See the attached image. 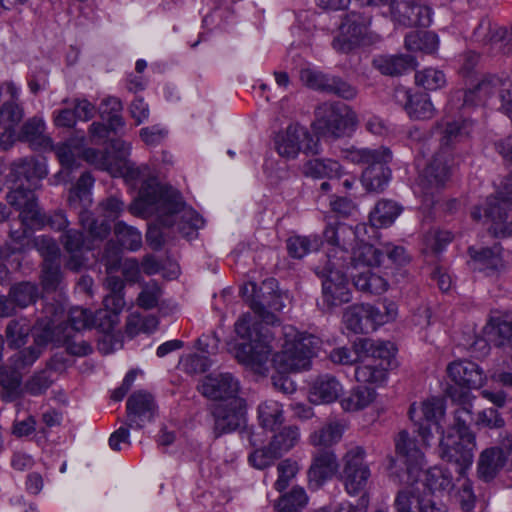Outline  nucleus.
<instances>
[{"label":"nucleus","mask_w":512,"mask_h":512,"mask_svg":"<svg viewBox=\"0 0 512 512\" xmlns=\"http://www.w3.org/2000/svg\"><path fill=\"white\" fill-rule=\"evenodd\" d=\"M350 110L342 102L323 103L315 110L313 127L323 134L340 137L348 124Z\"/></svg>","instance_id":"obj_11"},{"label":"nucleus","mask_w":512,"mask_h":512,"mask_svg":"<svg viewBox=\"0 0 512 512\" xmlns=\"http://www.w3.org/2000/svg\"><path fill=\"white\" fill-rule=\"evenodd\" d=\"M471 258L470 266L475 271L493 275L504 268L502 248L499 244L491 247L472 246L468 249Z\"/></svg>","instance_id":"obj_21"},{"label":"nucleus","mask_w":512,"mask_h":512,"mask_svg":"<svg viewBox=\"0 0 512 512\" xmlns=\"http://www.w3.org/2000/svg\"><path fill=\"white\" fill-rule=\"evenodd\" d=\"M401 207L392 200L382 199L370 212L369 221L376 228L390 226L400 215Z\"/></svg>","instance_id":"obj_34"},{"label":"nucleus","mask_w":512,"mask_h":512,"mask_svg":"<svg viewBox=\"0 0 512 512\" xmlns=\"http://www.w3.org/2000/svg\"><path fill=\"white\" fill-rule=\"evenodd\" d=\"M124 210V202L116 196H109L101 200L97 206L100 216L106 221L116 220Z\"/></svg>","instance_id":"obj_64"},{"label":"nucleus","mask_w":512,"mask_h":512,"mask_svg":"<svg viewBox=\"0 0 512 512\" xmlns=\"http://www.w3.org/2000/svg\"><path fill=\"white\" fill-rule=\"evenodd\" d=\"M63 275L61 271L60 261L42 262L41 264V285L45 291H55L61 281Z\"/></svg>","instance_id":"obj_52"},{"label":"nucleus","mask_w":512,"mask_h":512,"mask_svg":"<svg viewBox=\"0 0 512 512\" xmlns=\"http://www.w3.org/2000/svg\"><path fill=\"white\" fill-rule=\"evenodd\" d=\"M22 376L20 370L2 371L0 373V385L3 389V398L12 401L19 396Z\"/></svg>","instance_id":"obj_55"},{"label":"nucleus","mask_w":512,"mask_h":512,"mask_svg":"<svg viewBox=\"0 0 512 512\" xmlns=\"http://www.w3.org/2000/svg\"><path fill=\"white\" fill-rule=\"evenodd\" d=\"M332 48L339 54L352 51V18L349 13L342 16L341 22L334 32Z\"/></svg>","instance_id":"obj_43"},{"label":"nucleus","mask_w":512,"mask_h":512,"mask_svg":"<svg viewBox=\"0 0 512 512\" xmlns=\"http://www.w3.org/2000/svg\"><path fill=\"white\" fill-rule=\"evenodd\" d=\"M308 502V497L303 488L295 487L290 492L281 496L274 507L277 512H299Z\"/></svg>","instance_id":"obj_46"},{"label":"nucleus","mask_w":512,"mask_h":512,"mask_svg":"<svg viewBox=\"0 0 512 512\" xmlns=\"http://www.w3.org/2000/svg\"><path fill=\"white\" fill-rule=\"evenodd\" d=\"M6 199L11 206L20 210V217L25 224L29 225L30 220L37 215L39 207L36 196L30 187L25 188L21 184L10 191Z\"/></svg>","instance_id":"obj_25"},{"label":"nucleus","mask_w":512,"mask_h":512,"mask_svg":"<svg viewBox=\"0 0 512 512\" xmlns=\"http://www.w3.org/2000/svg\"><path fill=\"white\" fill-rule=\"evenodd\" d=\"M431 493L450 491L455 486L451 472L441 466H434L424 473L423 484Z\"/></svg>","instance_id":"obj_36"},{"label":"nucleus","mask_w":512,"mask_h":512,"mask_svg":"<svg viewBox=\"0 0 512 512\" xmlns=\"http://www.w3.org/2000/svg\"><path fill=\"white\" fill-rule=\"evenodd\" d=\"M300 79L308 88L326 92L331 75L313 68H305L300 71Z\"/></svg>","instance_id":"obj_59"},{"label":"nucleus","mask_w":512,"mask_h":512,"mask_svg":"<svg viewBox=\"0 0 512 512\" xmlns=\"http://www.w3.org/2000/svg\"><path fill=\"white\" fill-rule=\"evenodd\" d=\"M114 233L119 244L127 250L136 251L142 246L141 233L123 221L115 224Z\"/></svg>","instance_id":"obj_49"},{"label":"nucleus","mask_w":512,"mask_h":512,"mask_svg":"<svg viewBox=\"0 0 512 512\" xmlns=\"http://www.w3.org/2000/svg\"><path fill=\"white\" fill-rule=\"evenodd\" d=\"M364 455L362 447L354 448V497H358L354 512H365L369 504L371 470L363 460Z\"/></svg>","instance_id":"obj_18"},{"label":"nucleus","mask_w":512,"mask_h":512,"mask_svg":"<svg viewBox=\"0 0 512 512\" xmlns=\"http://www.w3.org/2000/svg\"><path fill=\"white\" fill-rule=\"evenodd\" d=\"M46 342L43 335L34 337L30 346L19 350L9 358L11 368L20 371L30 368L41 356Z\"/></svg>","instance_id":"obj_30"},{"label":"nucleus","mask_w":512,"mask_h":512,"mask_svg":"<svg viewBox=\"0 0 512 512\" xmlns=\"http://www.w3.org/2000/svg\"><path fill=\"white\" fill-rule=\"evenodd\" d=\"M34 247L43 258V262L60 261V248L57 242L49 236H38L34 239Z\"/></svg>","instance_id":"obj_58"},{"label":"nucleus","mask_w":512,"mask_h":512,"mask_svg":"<svg viewBox=\"0 0 512 512\" xmlns=\"http://www.w3.org/2000/svg\"><path fill=\"white\" fill-rule=\"evenodd\" d=\"M251 315L244 314L235 323V332L248 342L241 343L236 348L239 362L253 368H261L267 363L273 351V341L276 335L284 338L282 350L272 359L275 369L281 373L298 372L310 367L311 359L318 347V338L311 334L300 333L293 326H283L273 330L262 324L251 331Z\"/></svg>","instance_id":"obj_1"},{"label":"nucleus","mask_w":512,"mask_h":512,"mask_svg":"<svg viewBox=\"0 0 512 512\" xmlns=\"http://www.w3.org/2000/svg\"><path fill=\"white\" fill-rule=\"evenodd\" d=\"M299 440V428L295 425H289L276 432L269 444L280 456H282L295 447Z\"/></svg>","instance_id":"obj_44"},{"label":"nucleus","mask_w":512,"mask_h":512,"mask_svg":"<svg viewBox=\"0 0 512 512\" xmlns=\"http://www.w3.org/2000/svg\"><path fill=\"white\" fill-rule=\"evenodd\" d=\"M484 332L496 346L503 347L507 352L512 350V321L507 316L500 313L491 315Z\"/></svg>","instance_id":"obj_26"},{"label":"nucleus","mask_w":512,"mask_h":512,"mask_svg":"<svg viewBox=\"0 0 512 512\" xmlns=\"http://www.w3.org/2000/svg\"><path fill=\"white\" fill-rule=\"evenodd\" d=\"M403 93L407 99L405 110L411 118L425 120L433 117L435 109L427 94L410 95L409 91Z\"/></svg>","instance_id":"obj_39"},{"label":"nucleus","mask_w":512,"mask_h":512,"mask_svg":"<svg viewBox=\"0 0 512 512\" xmlns=\"http://www.w3.org/2000/svg\"><path fill=\"white\" fill-rule=\"evenodd\" d=\"M354 286L364 292L382 294L387 291L389 284L383 276L366 269L354 276Z\"/></svg>","instance_id":"obj_42"},{"label":"nucleus","mask_w":512,"mask_h":512,"mask_svg":"<svg viewBox=\"0 0 512 512\" xmlns=\"http://www.w3.org/2000/svg\"><path fill=\"white\" fill-rule=\"evenodd\" d=\"M449 379L460 387L479 389L486 381L484 371L474 362L457 360L447 366Z\"/></svg>","instance_id":"obj_19"},{"label":"nucleus","mask_w":512,"mask_h":512,"mask_svg":"<svg viewBox=\"0 0 512 512\" xmlns=\"http://www.w3.org/2000/svg\"><path fill=\"white\" fill-rule=\"evenodd\" d=\"M32 331L30 322L25 318L10 320L5 329V338L10 349H20L27 344Z\"/></svg>","instance_id":"obj_37"},{"label":"nucleus","mask_w":512,"mask_h":512,"mask_svg":"<svg viewBox=\"0 0 512 512\" xmlns=\"http://www.w3.org/2000/svg\"><path fill=\"white\" fill-rule=\"evenodd\" d=\"M453 388L448 389V394L451 398L454 400H459L462 402V405L455 410L454 413V424L452 427V430L455 432H452L454 435H459L462 438H468V436H474V434L469 430V425L472 422V406L470 403L466 402V399L469 397L467 393H463L459 396V398L456 397L454 393Z\"/></svg>","instance_id":"obj_32"},{"label":"nucleus","mask_w":512,"mask_h":512,"mask_svg":"<svg viewBox=\"0 0 512 512\" xmlns=\"http://www.w3.org/2000/svg\"><path fill=\"white\" fill-rule=\"evenodd\" d=\"M298 470L299 467L296 461L291 459L282 460L277 466L278 479L275 482L276 490L280 492L285 490L289 486L290 481L296 476Z\"/></svg>","instance_id":"obj_62"},{"label":"nucleus","mask_w":512,"mask_h":512,"mask_svg":"<svg viewBox=\"0 0 512 512\" xmlns=\"http://www.w3.org/2000/svg\"><path fill=\"white\" fill-rule=\"evenodd\" d=\"M126 409L127 427L141 429L147 422L153 420L157 411V406L150 393L137 391L129 396L126 403Z\"/></svg>","instance_id":"obj_16"},{"label":"nucleus","mask_w":512,"mask_h":512,"mask_svg":"<svg viewBox=\"0 0 512 512\" xmlns=\"http://www.w3.org/2000/svg\"><path fill=\"white\" fill-rule=\"evenodd\" d=\"M25 115L23 106L16 101H6L0 108V124L4 131L0 136L3 150L9 149L16 142V128Z\"/></svg>","instance_id":"obj_22"},{"label":"nucleus","mask_w":512,"mask_h":512,"mask_svg":"<svg viewBox=\"0 0 512 512\" xmlns=\"http://www.w3.org/2000/svg\"><path fill=\"white\" fill-rule=\"evenodd\" d=\"M444 415V405L440 399L431 398L421 402L419 405L413 403L409 409L410 419L414 423H434L438 430L439 420Z\"/></svg>","instance_id":"obj_28"},{"label":"nucleus","mask_w":512,"mask_h":512,"mask_svg":"<svg viewBox=\"0 0 512 512\" xmlns=\"http://www.w3.org/2000/svg\"><path fill=\"white\" fill-rule=\"evenodd\" d=\"M395 447L397 455L406 465L408 480L414 484L425 463L422 448L417 445L416 439L405 430L399 432L395 439Z\"/></svg>","instance_id":"obj_15"},{"label":"nucleus","mask_w":512,"mask_h":512,"mask_svg":"<svg viewBox=\"0 0 512 512\" xmlns=\"http://www.w3.org/2000/svg\"><path fill=\"white\" fill-rule=\"evenodd\" d=\"M47 173L45 163L33 157L19 159L11 165V177L14 181L21 179H25L27 182L39 181L46 177Z\"/></svg>","instance_id":"obj_29"},{"label":"nucleus","mask_w":512,"mask_h":512,"mask_svg":"<svg viewBox=\"0 0 512 512\" xmlns=\"http://www.w3.org/2000/svg\"><path fill=\"white\" fill-rule=\"evenodd\" d=\"M183 202L178 191L161 185L156 178L142 183L138 198L130 205L134 215L147 216L153 213L172 215L182 211Z\"/></svg>","instance_id":"obj_4"},{"label":"nucleus","mask_w":512,"mask_h":512,"mask_svg":"<svg viewBox=\"0 0 512 512\" xmlns=\"http://www.w3.org/2000/svg\"><path fill=\"white\" fill-rule=\"evenodd\" d=\"M339 463L336 454L331 449H319L312 457L308 470L309 485L319 489L338 473Z\"/></svg>","instance_id":"obj_17"},{"label":"nucleus","mask_w":512,"mask_h":512,"mask_svg":"<svg viewBox=\"0 0 512 512\" xmlns=\"http://www.w3.org/2000/svg\"><path fill=\"white\" fill-rule=\"evenodd\" d=\"M12 301L18 308L23 309L34 304L39 296L38 287L31 282H20L12 285L9 289Z\"/></svg>","instance_id":"obj_47"},{"label":"nucleus","mask_w":512,"mask_h":512,"mask_svg":"<svg viewBox=\"0 0 512 512\" xmlns=\"http://www.w3.org/2000/svg\"><path fill=\"white\" fill-rule=\"evenodd\" d=\"M355 378L358 382L372 384L380 383L386 378V371L391 366L395 355L392 343L370 338H357L354 340Z\"/></svg>","instance_id":"obj_3"},{"label":"nucleus","mask_w":512,"mask_h":512,"mask_svg":"<svg viewBox=\"0 0 512 512\" xmlns=\"http://www.w3.org/2000/svg\"><path fill=\"white\" fill-rule=\"evenodd\" d=\"M504 448H488L482 451L478 460L477 473L480 479L491 481L504 467L512 470V439L503 442Z\"/></svg>","instance_id":"obj_14"},{"label":"nucleus","mask_w":512,"mask_h":512,"mask_svg":"<svg viewBox=\"0 0 512 512\" xmlns=\"http://www.w3.org/2000/svg\"><path fill=\"white\" fill-rule=\"evenodd\" d=\"M16 141L27 143L33 150L47 151L54 149L53 141L46 134V124L42 117L27 119L16 132Z\"/></svg>","instance_id":"obj_20"},{"label":"nucleus","mask_w":512,"mask_h":512,"mask_svg":"<svg viewBox=\"0 0 512 512\" xmlns=\"http://www.w3.org/2000/svg\"><path fill=\"white\" fill-rule=\"evenodd\" d=\"M247 403L244 398H234L213 406L214 433L218 437L239 429L245 424Z\"/></svg>","instance_id":"obj_10"},{"label":"nucleus","mask_w":512,"mask_h":512,"mask_svg":"<svg viewBox=\"0 0 512 512\" xmlns=\"http://www.w3.org/2000/svg\"><path fill=\"white\" fill-rule=\"evenodd\" d=\"M276 287L277 283L274 279H267L259 286L255 282H249L241 289L243 298L262 321L261 323L253 324V327L250 326L251 331L259 324L268 327V325L274 326L278 322L277 316L273 312L266 310V305ZM250 325H252V322Z\"/></svg>","instance_id":"obj_9"},{"label":"nucleus","mask_w":512,"mask_h":512,"mask_svg":"<svg viewBox=\"0 0 512 512\" xmlns=\"http://www.w3.org/2000/svg\"><path fill=\"white\" fill-rule=\"evenodd\" d=\"M29 225L38 228L48 226L54 231H65L69 226V221L66 214L61 210L45 214L39 209L37 215L30 220Z\"/></svg>","instance_id":"obj_48"},{"label":"nucleus","mask_w":512,"mask_h":512,"mask_svg":"<svg viewBox=\"0 0 512 512\" xmlns=\"http://www.w3.org/2000/svg\"><path fill=\"white\" fill-rule=\"evenodd\" d=\"M472 129L473 123L470 120L447 121L442 124L439 146L420 178V185L424 189H438L445 185L451 175L453 147L468 138Z\"/></svg>","instance_id":"obj_2"},{"label":"nucleus","mask_w":512,"mask_h":512,"mask_svg":"<svg viewBox=\"0 0 512 512\" xmlns=\"http://www.w3.org/2000/svg\"><path fill=\"white\" fill-rule=\"evenodd\" d=\"M239 380L230 372H214L206 375L200 385L202 395L210 400L220 402L241 398Z\"/></svg>","instance_id":"obj_13"},{"label":"nucleus","mask_w":512,"mask_h":512,"mask_svg":"<svg viewBox=\"0 0 512 512\" xmlns=\"http://www.w3.org/2000/svg\"><path fill=\"white\" fill-rule=\"evenodd\" d=\"M60 241L69 254L78 253L82 248L92 250L95 246L77 229H66L61 235Z\"/></svg>","instance_id":"obj_53"},{"label":"nucleus","mask_w":512,"mask_h":512,"mask_svg":"<svg viewBox=\"0 0 512 512\" xmlns=\"http://www.w3.org/2000/svg\"><path fill=\"white\" fill-rule=\"evenodd\" d=\"M367 164L362 173L361 183L368 192L381 193L385 190L391 177V171L386 164L391 160L388 148L359 149L354 151V160Z\"/></svg>","instance_id":"obj_5"},{"label":"nucleus","mask_w":512,"mask_h":512,"mask_svg":"<svg viewBox=\"0 0 512 512\" xmlns=\"http://www.w3.org/2000/svg\"><path fill=\"white\" fill-rule=\"evenodd\" d=\"M438 45L437 35L429 31H412L405 37V48L413 52L433 53L438 49Z\"/></svg>","instance_id":"obj_41"},{"label":"nucleus","mask_w":512,"mask_h":512,"mask_svg":"<svg viewBox=\"0 0 512 512\" xmlns=\"http://www.w3.org/2000/svg\"><path fill=\"white\" fill-rule=\"evenodd\" d=\"M121 110L122 103L116 97H109L104 99L99 107L102 119L107 120L110 128L114 131L124 126L123 118L120 115Z\"/></svg>","instance_id":"obj_50"},{"label":"nucleus","mask_w":512,"mask_h":512,"mask_svg":"<svg viewBox=\"0 0 512 512\" xmlns=\"http://www.w3.org/2000/svg\"><path fill=\"white\" fill-rule=\"evenodd\" d=\"M379 309L371 304L354 305V333H369L376 330Z\"/></svg>","instance_id":"obj_38"},{"label":"nucleus","mask_w":512,"mask_h":512,"mask_svg":"<svg viewBox=\"0 0 512 512\" xmlns=\"http://www.w3.org/2000/svg\"><path fill=\"white\" fill-rule=\"evenodd\" d=\"M373 66L383 75L400 76L414 70L417 62L411 55H379L373 59Z\"/></svg>","instance_id":"obj_24"},{"label":"nucleus","mask_w":512,"mask_h":512,"mask_svg":"<svg viewBox=\"0 0 512 512\" xmlns=\"http://www.w3.org/2000/svg\"><path fill=\"white\" fill-rule=\"evenodd\" d=\"M79 224L87 233V240L93 245L95 242H102L111 232V226L108 221H99L88 210H83L79 213Z\"/></svg>","instance_id":"obj_33"},{"label":"nucleus","mask_w":512,"mask_h":512,"mask_svg":"<svg viewBox=\"0 0 512 512\" xmlns=\"http://www.w3.org/2000/svg\"><path fill=\"white\" fill-rule=\"evenodd\" d=\"M162 296L161 287L156 281L145 284L137 298L138 305L144 309H152L158 305Z\"/></svg>","instance_id":"obj_63"},{"label":"nucleus","mask_w":512,"mask_h":512,"mask_svg":"<svg viewBox=\"0 0 512 512\" xmlns=\"http://www.w3.org/2000/svg\"><path fill=\"white\" fill-rule=\"evenodd\" d=\"M343 391L339 381L331 375L319 376L310 392V400L315 404H329L336 401Z\"/></svg>","instance_id":"obj_27"},{"label":"nucleus","mask_w":512,"mask_h":512,"mask_svg":"<svg viewBox=\"0 0 512 512\" xmlns=\"http://www.w3.org/2000/svg\"><path fill=\"white\" fill-rule=\"evenodd\" d=\"M472 41L491 51L512 54V29L508 31L487 18L482 19L474 29Z\"/></svg>","instance_id":"obj_12"},{"label":"nucleus","mask_w":512,"mask_h":512,"mask_svg":"<svg viewBox=\"0 0 512 512\" xmlns=\"http://www.w3.org/2000/svg\"><path fill=\"white\" fill-rule=\"evenodd\" d=\"M259 425L268 431H275L285 420L283 405L275 400H265L257 408Z\"/></svg>","instance_id":"obj_31"},{"label":"nucleus","mask_w":512,"mask_h":512,"mask_svg":"<svg viewBox=\"0 0 512 512\" xmlns=\"http://www.w3.org/2000/svg\"><path fill=\"white\" fill-rule=\"evenodd\" d=\"M319 247V240L316 236H292L287 240V249L289 255L293 258L301 259L313 250Z\"/></svg>","instance_id":"obj_51"},{"label":"nucleus","mask_w":512,"mask_h":512,"mask_svg":"<svg viewBox=\"0 0 512 512\" xmlns=\"http://www.w3.org/2000/svg\"><path fill=\"white\" fill-rule=\"evenodd\" d=\"M441 434L438 448L439 456L449 463H454L458 467V474H467L473 464L476 447L475 436L462 438L450 431L447 434L441 431Z\"/></svg>","instance_id":"obj_7"},{"label":"nucleus","mask_w":512,"mask_h":512,"mask_svg":"<svg viewBox=\"0 0 512 512\" xmlns=\"http://www.w3.org/2000/svg\"><path fill=\"white\" fill-rule=\"evenodd\" d=\"M416 84L427 90H437L446 83V77L441 70L426 68L415 74Z\"/></svg>","instance_id":"obj_56"},{"label":"nucleus","mask_w":512,"mask_h":512,"mask_svg":"<svg viewBox=\"0 0 512 512\" xmlns=\"http://www.w3.org/2000/svg\"><path fill=\"white\" fill-rule=\"evenodd\" d=\"M274 143L278 154L286 159L296 158L300 151L313 155L320 152L319 138L297 123L290 124L286 130L279 132Z\"/></svg>","instance_id":"obj_6"},{"label":"nucleus","mask_w":512,"mask_h":512,"mask_svg":"<svg viewBox=\"0 0 512 512\" xmlns=\"http://www.w3.org/2000/svg\"><path fill=\"white\" fill-rule=\"evenodd\" d=\"M204 225V220L193 210H183L177 230L186 238H193L196 232Z\"/></svg>","instance_id":"obj_57"},{"label":"nucleus","mask_w":512,"mask_h":512,"mask_svg":"<svg viewBox=\"0 0 512 512\" xmlns=\"http://www.w3.org/2000/svg\"><path fill=\"white\" fill-rule=\"evenodd\" d=\"M82 157L96 168L105 170L114 175L115 164L112 160V156L108 152L87 148L82 152Z\"/></svg>","instance_id":"obj_60"},{"label":"nucleus","mask_w":512,"mask_h":512,"mask_svg":"<svg viewBox=\"0 0 512 512\" xmlns=\"http://www.w3.org/2000/svg\"><path fill=\"white\" fill-rule=\"evenodd\" d=\"M303 173L313 178H339L342 175V166L334 160L312 159L303 166Z\"/></svg>","instance_id":"obj_40"},{"label":"nucleus","mask_w":512,"mask_h":512,"mask_svg":"<svg viewBox=\"0 0 512 512\" xmlns=\"http://www.w3.org/2000/svg\"><path fill=\"white\" fill-rule=\"evenodd\" d=\"M362 6L389 5L393 18L405 26L428 27L432 22V10L426 5L396 0H357Z\"/></svg>","instance_id":"obj_8"},{"label":"nucleus","mask_w":512,"mask_h":512,"mask_svg":"<svg viewBox=\"0 0 512 512\" xmlns=\"http://www.w3.org/2000/svg\"><path fill=\"white\" fill-rule=\"evenodd\" d=\"M51 151L55 152L62 166V170L57 174L58 176H61L64 174V172L69 173L71 170L78 166L76 155L70 141L54 145V149Z\"/></svg>","instance_id":"obj_61"},{"label":"nucleus","mask_w":512,"mask_h":512,"mask_svg":"<svg viewBox=\"0 0 512 512\" xmlns=\"http://www.w3.org/2000/svg\"><path fill=\"white\" fill-rule=\"evenodd\" d=\"M348 285L349 281L343 272L331 271L329 277L323 282V295L327 304L336 307L349 303L352 294Z\"/></svg>","instance_id":"obj_23"},{"label":"nucleus","mask_w":512,"mask_h":512,"mask_svg":"<svg viewBox=\"0 0 512 512\" xmlns=\"http://www.w3.org/2000/svg\"><path fill=\"white\" fill-rule=\"evenodd\" d=\"M344 426L339 422H329L309 436V442L314 447H329L337 444L342 439Z\"/></svg>","instance_id":"obj_35"},{"label":"nucleus","mask_w":512,"mask_h":512,"mask_svg":"<svg viewBox=\"0 0 512 512\" xmlns=\"http://www.w3.org/2000/svg\"><path fill=\"white\" fill-rule=\"evenodd\" d=\"M382 258V251L369 243H357L354 247V269L360 266L367 267V269L378 267Z\"/></svg>","instance_id":"obj_45"},{"label":"nucleus","mask_w":512,"mask_h":512,"mask_svg":"<svg viewBox=\"0 0 512 512\" xmlns=\"http://www.w3.org/2000/svg\"><path fill=\"white\" fill-rule=\"evenodd\" d=\"M351 234V226L337 222L335 226L327 228L324 235L329 243L347 252L351 246Z\"/></svg>","instance_id":"obj_54"}]
</instances>
